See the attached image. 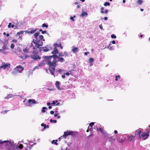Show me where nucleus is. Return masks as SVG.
I'll use <instances>...</instances> for the list:
<instances>
[{
    "mask_svg": "<svg viewBox=\"0 0 150 150\" xmlns=\"http://www.w3.org/2000/svg\"><path fill=\"white\" fill-rule=\"evenodd\" d=\"M56 54H53L50 56H45L43 57L44 60L42 62H45L46 64L48 66V69L51 74L55 76L54 72L55 70V67L57 65L58 60L56 59H58V56Z\"/></svg>",
    "mask_w": 150,
    "mask_h": 150,
    "instance_id": "f257e3e1",
    "label": "nucleus"
},
{
    "mask_svg": "<svg viewBox=\"0 0 150 150\" xmlns=\"http://www.w3.org/2000/svg\"><path fill=\"white\" fill-rule=\"evenodd\" d=\"M24 69L23 67L19 65L15 68L12 72V74L15 75L17 73H21Z\"/></svg>",
    "mask_w": 150,
    "mask_h": 150,
    "instance_id": "f03ea898",
    "label": "nucleus"
},
{
    "mask_svg": "<svg viewBox=\"0 0 150 150\" xmlns=\"http://www.w3.org/2000/svg\"><path fill=\"white\" fill-rule=\"evenodd\" d=\"M38 52L36 50H34L33 51L30 57L33 59L36 60L38 59H40L41 58L40 56L38 55Z\"/></svg>",
    "mask_w": 150,
    "mask_h": 150,
    "instance_id": "7ed1b4c3",
    "label": "nucleus"
},
{
    "mask_svg": "<svg viewBox=\"0 0 150 150\" xmlns=\"http://www.w3.org/2000/svg\"><path fill=\"white\" fill-rule=\"evenodd\" d=\"M149 135V132H143L140 136L139 139H142V140H145L146 139Z\"/></svg>",
    "mask_w": 150,
    "mask_h": 150,
    "instance_id": "20e7f679",
    "label": "nucleus"
},
{
    "mask_svg": "<svg viewBox=\"0 0 150 150\" xmlns=\"http://www.w3.org/2000/svg\"><path fill=\"white\" fill-rule=\"evenodd\" d=\"M73 132L72 131H69V132H64V134L63 136L60 137L59 139H63L64 137L66 138V137L68 135H72L73 134Z\"/></svg>",
    "mask_w": 150,
    "mask_h": 150,
    "instance_id": "39448f33",
    "label": "nucleus"
},
{
    "mask_svg": "<svg viewBox=\"0 0 150 150\" xmlns=\"http://www.w3.org/2000/svg\"><path fill=\"white\" fill-rule=\"evenodd\" d=\"M33 43L35 44V47L37 48H39L40 46L42 45L39 44L40 42L39 40H33Z\"/></svg>",
    "mask_w": 150,
    "mask_h": 150,
    "instance_id": "423d86ee",
    "label": "nucleus"
},
{
    "mask_svg": "<svg viewBox=\"0 0 150 150\" xmlns=\"http://www.w3.org/2000/svg\"><path fill=\"white\" fill-rule=\"evenodd\" d=\"M28 103L29 104L28 105H30L36 104L37 103L35 100L30 99L28 101Z\"/></svg>",
    "mask_w": 150,
    "mask_h": 150,
    "instance_id": "0eeeda50",
    "label": "nucleus"
},
{
    "mask_svg": "<svg viewBox=\"0 0 150 150\" xmlns=\"http://www.w3.org/2000/svg\"><path fill=\"white\" fill-rule=\"evenodd\" d=\"M37 29H32L30 30H26L25 31V32L28 34H33L36 32Z\"/></svg>",
    "mask_w": 150,
    "mask_h": 150,
    "instance_id": "6e6552de",
    "label": "nucleus"
},
{
    "mask_svg": "<svg viewBox=\"0 0 150 150\" xmlns=\"http://www.w3.org/2000/svg\"><path fill=\"white\" fill-rule=\"evenodd\" d=\"M141 132L142 131L141 130H137L135 131L134 135H135V136H136V135H138L139 138L140 136L141 135Z\"/></svg>",
    "mask_w": 150,
    "mask_h": 150,
    "instance_id": "1a4fd4ad",
    "label": "nucleus"
},
{
    "mask_svg": "<svg viewBox=\"0 0 150 150\" xmlns=\"http://www.w3.org/2000/svg\"><path fill=\"white\" fill-rule=\"evenodd\" d=\"M135 137V135L134 136H133L132 135H131V136H130V137H128L127 139V140L128 141L130 142L131 141H133L134 140V137Z\"/></svg>",
    "mask_w": 150,
    "mask_h": 150,
    "instance_id": "9d476101",
    "label": "nucleus"
},
{
    "mask_svg": "<svg viewBox=\"0 0 150 150\" xmlns=\"http://www.w3.org/2000/svg\"><path fill=\"white\" fill-rule=\"evenodd\" d=\"M54 50L52 52V54H57L59 53V51L57 48H54Z\"/></svg>",
    "mask_w": 150,
    "mask_h": 150,
    "instance_id": "9b49d317",
    "label": "nucleus"
},
{
    "mask_svg": "<svg viewBox=\"0 0 150 150\" xmlns=\"http://www.w3.org/2000/svg\"><path fill=\"white\" fill-rule=\"evenodd\" d=\"M3 42V44H4V45L3 46L2 49V50L0 49V51L1 50H6V43H5V42Z\"/></svg>",
    "mask_w": 150,
    "mask_h": 150,
    "instance_id": "f8f14e48",
    "label": "nucleus"
},
{
    "mask_svg": "<svg viewBox=\"0 0 150 150\" xmlns=\"http://www.w3.org/2000/svg\"><path fill=\"white\" fill-rule=\"evenodd\" d=\"M59 82L58 81H56L55 83V85L56 87L58 89H60V86H59Z\"/></svg>",
    "mask_w": 150,
    "mask_h": 150,
    "instance_id": "ddd939ff",
    "label": "nucleus"
},
{
    "mask_svg": "<svg viewBox=\"0 0 150 150\" xmlns=\"http://www.w3.org/2000/svg\"><path fill=\"white\" fill-rule=\"evenodd\" d=\"M72 51L74 53H76L78 51V48L76 47H74L72 49Z\"/></svg>",
    "mask_w": 150,
    "mask_h": 150,
    "instance_id": "4468645a",
    "label": "nucleus"
},
{
    "mask_svg": "<svg viewBox=\"0 0 150 150\" xmlns=\"http://www.w3.org/2000/svg\"><path fill=\"white\" fill-rule=\"evenodd\" d=\"M39 39H38V40H39L40 42V41L42 40H43V41H44L45 40L43 39V36L42 35H40L39 36Z\"/></svg>",
    "mask_w": 150,
    "mask_h": 150,
    "instance_id": "2eb2a0df",
    "label": "nucleus"
},
{
    "mask_svg": "<svg viewBox=\"0 0 150 150\" xmlns=\"http://www.w3.org/2000/svg\"><path fill=\"white\" fill-rule=\"evenodd\" d=\"M39 34V32H37V33H35L34 34L35 38V40H38L37 37L38 36Z\"/></svg>",
    "mask_w": 150,
    "mask_h": 150,
    "instance_id": "dca6fc26",
    "label": "nucleus"
},
{
    "mask_svg": "<svg viewBox=\"0 0 150 150\" xmlns=\"http://www.w3.org/2000/svg\"><path fill=\"white\" fill-rule=\"evenodd\" d=\"M58 62H62L64 61V60L63 58V57H59L58 58Z\"/></svg>",
    "mask_w": 150,
    "mask_h": 150,
    "instance_id": "f3484780",
    "label": "nucleus"
},
{
    "mask_svg": "<svg viewBox=\"0 0 150 150\" xmlns=\"http://www.w3.org/2000/svg\"><path fill=\"white\" fill-rule=\"evenodd\" d=\"M87 13L85 11H83L81 15V16H87Z\"/></svg>",
    "mask_w": 150,
    "mask_h": 150,
    "instance_id": "a211bd4d",
    "label": "nucleus"
},
{
    "mask_svg": "<svg viewBox=\"0 0 150 150\" xmlns=\"http://www.w3.org/2000/svg\"><path fill=\"white\" fill-rule=\"evenodd\" d=\"M43 49L42 50L45 52H47L49 51V50L46 47H45L42 48Z\"/></svg>",
    "mask_w": 150,
    "mask_h": 150,
    "instance_id": "6ab92c4d",
    "label": "nucleus"
},
{
    "mask_svg": "<svg viewBox=\"0 0 150 150\" xmlns=\"http://www.w3.org/2000/svg\"><path fill=\"white\" fill-rule=\"evenodd\" d=\"M6 142H9V144H11V142H10L9 141H2L1 140H0V144H2L4 143H6Z\"/></svg>",
    "mask_w": 150,
    "mask_h": 150,
    "instance_id": "aec40b11",
    "label": "nucleus"
},
{
    "mask_svg": "<svg viewBox=\"0 0 150 150\" xmlns=\"http://www.w3.org/2000/svg\"><path fill=\"white\" fill-rule=\"evenodd\" d=\"M14 27V25H12L11 23H9V24L8 25V28H10L11 27L12 28H13Z\"/></svg>",
    "mask_w": 150,
    "mask_h": 150,
    "instance_id": "412c9836",
    "label": "nucleus"
},
{
    "mask_svg": "<svg viewBox=\"0 0 150 150\" xmlns=\"http://www.w3.org/2000/svg\"><path fill=\"white\" fill-rule=\"evenodd\" d=\"M57 140H52V144L54 143L55 145H58V143H57Z\"/></svg>",
    "mask_w": 150,
    "mask_h": 150,
    "instance_id": "4be33fe9",
    "label": "nucleus"
},
{
    "mask_svg": "<svg viewBox=\"0 0 150 150\" xmlns=\"http://www.w3.org/2000/svg\"><path fill=\"white\" fill-rule=\"evenodd\" d=\"M23 51L25 53H27L29 52V50L28 49L25 48L23 49Z\"/></svg>",
    "mask_w": 150,
    "mask_h": 150,
    "instance_id": "5701e85b",
    "label": "nucleus"
},
{
    "mask_svg": "<svg viewBox=\"0 0 150 150\" xmlns=\"http://www.w3.org/2000/svg\"><path fill=\"white\" fill-rule=\"evenodd\" d=\"M143 1L142 0H138L137 1V4L139 5H141Z\"/></svg>",
    "mask_w": 150,
    "mask_h": 150,
    "instance_id": "b1692460",
    "label": "nucleus"
},
{
    "mask_svg": "<svg viewBox=\"0 0 150 150\" xmlns=\"http://www.w3.org/2000/svg\"><path fill=\"white\" fill-rule=\"evenodd\" d=\"M97 130H99L101 132H103V129L102 128L99 127V128L97 127Z\"/></svg>",
    "mask_w": 150,
    "mask_h": 150,
    "instance_id": "393cba45",
    "label": "nucleus"
},
{
    "mask_svg": "<svg viewBox=\"0 0 150 150\" xmlns=\"http://www.w3.org/2000/svg\"><path fill=\"white\" fill-rule=\"evenodd\" d=\"M23 31H21L19 32H18L16 34V35L18 36L21 34H23Z\"/></svg>",
    "mask_w": 150,
    "mask_h": 150,
    "instance_id": "a878e982",
    "label": "nucleus"
},
{
    "mask_svg": "<svg viewBox=\"0 0 150 150\" xmlns=\"http://www.w3.org/2000/svg\"><path fill=\"white\" fill-rule=\"evenodd\" d=\"M94 61V59L92 58H91L89 59L88 62L90 63H92Z\"/></svg>",
    "mask_w": 150,
    "mask_h": 150,
    "instance_id": "bb28decb",
    "label": "nucleus"
},
{
    "mask_svg": "<svg viewBox=\"0 0 150 150\" xmlns=\"http://www.w3.org/2000/svg\"><path fill=\"white\" fill-rule=\"evenodd\" d=\"M103 134L104 136L105 137H108L109 135L108 133L106 132H103Z\"/></svg>",
    "mask_w": 150,
    "mask_h": 150,
    "instance_id": "cd10ccee",
    "label": "nucleus"
},
{
    "mask_svg": "<svg viewBox=\"0 0 150 150\" xmlns=\"http://www.w3.org/2000/svg\"><path fill=\"white\" fill-rule=\"evenodd\" d=\"M58 42L59 43V46L58 47H60V48H61V49H62L63 48V47L62 46V45L61 44V43H60V40H58Z\"/></svg>",
    "mask_w": 150,
    "mask_h": 150,
    "instance_id": "c85d7f7f",
    "label": "nucleus"
},
{
    "mask_svg": "<svg viewBox=\"0 0 150 150\" xmlns=\"http://www.w3.org/2000/svg\"><path fill=\"white\" fill-rule=\"evenodd\" d=\"M115 80L116 81H117L118 80L117 78H120V75H118L117 76H115Z\"/></svg>",
    "mask_w": 150,
    "mask_h": 150,
    "instance_id": "c756f323",
    "label": "nucleus"
},
{
    "mask_svg": "<svg viewBox=\"0 0 150 150\" xmlns=\"http://www.w3.org/2000/svg\"><path fill=\"white\" fill-rule=\"evenodd\" d=\"M48 25L46 24L45 23H43L42 25V27L43 28L44 27H46V28H48Z\"/></svg>",
    "mask_w": 150,
    "mask_h": 150,
    "instance_id": "7c9ffc66",
    "label": "nucleus"
},
{
    "mask_svg": "<svg viewBox=\"0 0 150 150\" xmlns=\"http://www.w3.org/2000/svg\"><path fill=\"white\" fill-rule=\"evenodd\" d=\"M13 95H9L7 96V97H6L5 98V99H8V98H9L12 97H13Z\"/></svg>",
    "mask_w": 150,
    "mask_h": 150,
    "instance_id": "2f4dec72",
    "label": "nucleus"
},
{
    "mask_svg": "<svg viewBox=\"0 0 150 150\" xmlns=\"http://www.w3.org/2000/svg\"><path fill=\"white\" fill-rule=\"evenodd\" d=\"M104 5L105 6H109L110 5V3L109 2H106L104 4Z\"/></svg>",
    "mask_w": 150,
    "mask_h": 150,
    "instance_id": "473e14b6",
    "label": "nucleus"
},
{
    "mask_svg": "<svg viewBox=\"0 0 150 150\" xmlns=\"http://www.w3.org/2000/svg\"><path fill=\"white\" fill-rule=\"evenodd\" d=\"M59 44H58L57 43H55L54 45V48H57V47H59Z\"/></svg>",
    "mask_w": 150,
    "mask_h": 150,
    "instance_id": "72a5a7b5",
    "label": "nucleus"
},
{
    "mask_svg": "<svg viewBox=\"0 0 150 150\" xmlns=\"http://www.w3.org/2000/svg\"><path fill=\"white\" fill-rule=\"evenodd\" d=\"M63 54L64 56V55L65 57H67L68 56V53L66 52H64Z\"/></svg>",
    "mask_w": 150,
    "mask_h": 150,
    "instance_id": "f704fd0d",
    "label": "nucleus"
},
{
    "mask_svg": "<svg viewBox=\"0 0 150 150\" xmlns=\"http://www.w3.org/2000/svg\"><path fill=\"white\" fill-rule=\"evenodd\" d=\"M50 122H54V123H56L57 122V121L56 120H52V119H51L50 120Z\"/></svg>",
    "mask_w": 150,
    "mask_h": 150,
    "instance_id": "c9c22d12",
    "label": "nucleus"
},
{
    "mask_svg": "<svg viewBox=\"0 0 150 150\" xmlns=\"http://www.w3.org/2000/svg\"><path fill=\"white\" fill-rule=\"evenodd\" d=\"M111 37L112 38H116V36L114 34L112 35Z\"/></svg>",
    "mask_w": 150,
    "mask_h": 150,
    "instance_id": "e433bc0d",
    "label": "nucleus"
},
{
    "mask_svg": "<svg viewBox=\"0 0 150 150\" xmlns=\"http://www.w3.org/2000/svg\"><path fill=\"white\" fill-rule=\"evenodd\" d=\"M64 56V54H63V53L61 52H59L58 54V57H62Z\"/></svg>",
    "mask_w": 150,
    "mask_h": 150,
    "instance_id": "4c0bfd02",
    "label": "nucleus"
},
{
    "mask_svg": "<svg viewBox=\"0 0 150 150\" xmlns=\"http://www.w3.org/2000/svg\"><path fill=\"white\" fill-rule=\"evenodd\" d=\"M42 109V112H45V109H46V108L45 107H43Z\"/></svg>",
    "mask_w": 150,
    "mask_h": 150,
    "instance_id": "58836bf2",
    "label": "nucleus"
},
{
    "mask_svg": "<svg viewBox=\"0 0 150 150\" xmlns=\"http://www.w3.org/2000/svg\"><path fill=\"white\" fill-rule=\"evenodd\" d=\"M41 126H42L44 127V129H45L46 128V125H45L44 124V123H42L41 124Z\"/></svg>",
    "mask_w": 150,
    "mask_h": 150,
    "instance_id": "ea45409f",
    "label": "nucleus"
},
{
    "mask_svg": "<svg viewBox=\"0 0 150 150\" xmlns=\"http://www.w3.org/2000/svg\"><path fill=\"white\" fill-rule=\"evenodd\" d=\"M15 45L14 44L12 43L11 44V49H13L14 48Z\"/></svg>",
    "mask_w": 150,
    "mask_h": 150,
    "instance_id": "a19ab883",
    "label": "nucleus"
},
{
    "mask_svg": "<svg viewBox=\"0 0 150 150\" xmlns=\"http://www.w3.org/2000/svg\"><path fill=\"white\" fill-rule=\"evenodd\" d=\"M23 145L21 144H20L19 146H18V148L20 149H21L23 148Z\"/></svg>",
    "mask_w": 150,
    "mask_h": 150,
    "instance_id": "79ce46f5",
    "label": "nucleus"
},
{
    "mask_svg": "<svg viewBox=\"0 0 150 150\" xmlns=\"http://www.w3.org/2000/svg\"><path fill=\"white\" fill-rule=\"evenodd\" d=\"M100 10H101V13H104V11H103L104 8L103 7H101V8Z\"/></svg>",
    "mask_w": 150,
    "mask_h": 150,
    "instance_id": "37998d69",
    "label": "nucleus"
},
{
    "mask_svg": "<svg viewBox=\"0 0 150 150\" xmlns=\"http://www.w3.org/2000/svg\"><path fill=\"white\" fill-rule=\"evenodd\" d=\"M44 65V64L43 63H41L39 64L38 67L43 66Z\"/></svg>",
    "mask_w": 150,
    "mask_h": 150,
    "instance_id": "c03bdc74",
    "label": "nucleus"
},
{
    "mask_svg": "<svg viewBox=\"0 0 150 150\" xmlns=\"http://www.w3.org/2000/svg\"><path fill=\"white\" fill-rule=\"evenodd\" d=\"M9 110H4L2 112V113L4 114L6 113L8 111H9Z\"/></svg>",
    "mask_w": 150,
    "mask_h": 150,
    "instance_id": "a18cd8bd",
    "label": "nucleus"
},
{
    "mask_svg": "<svg viewBox=\"0 0 150 150\" xmlns=\"http://www.w3.org/2000/svg\"><path fill=\"white\" fill-rule=\"evenodd\" d=\"M94 122H92L89 124V125L90 126H92L93 125H94Z\"/></svg>",
    "mask_w": 150,
    "mask_h": 150,
    "instance_id": "49530a36",
    "label": "nucleus"
},
{
    "mask_svg": "<svg viewBox=\"0 0 150 150\" xmlns=\"http://www.w3.org/2000/svg\"><path fill=\"white\" fill-rule=\"evenodd\" d=\"M70 19L72 20L73 21H75V19L72 16H71L70 18Z\"/></svg>",
    "mask_w": 150,
    "mask_h": 150,
    "instance_id": "de8ad7c7",
    "label": "nucleus"
},
{
    "mask_svg": "<svg viewBox=\"0 0 150 150\" xmlns=\"http://www.w3.org/2000/svg\"><path fill=\"white\" fill-rule=\"evenodd\" d=\"M42 34H44V33H47V32L46 30H45L44 31H42Z\"/></svg>",
    "mask_w": 150,
    "mask_h": 150,
    "instance_id": "09e8293b",
    "label": "nucleus"
},
{
    "mask_svg": "<svg viewBox=\"0 0 150 150\" xmlns=\"http://www.w3.org/2000/svg\"><path fill=\"white\" fill-rule=\"evenodd\" d=\"M52 104L51 105H55L56 104L55 103V100H54L52 101Z\"/></svg>",
    "mask_w": 150,
    "mask_h": 150,
    "instance_id": "8fccbe9b",
    "label": "nucleus"
},
{
    "mask_svg": "<svg viewBox=\"0 0 150 150\" xmlns=\"http://www.w3.org/2000/svg\"><path fill=\"white\" fill-rule=\"evenodd\" d=\"M89 52H85L84 53V54L85 55H87L88 54H89Z\"/></svg>",
    "mask_w": 150,
    "mask_h": 150,
    "instance_id": "3c124183",
    "label": "nucleus"
},
{
    "mask_svg": "<svg viewBox=\"0 0 150 150\" xmlns=\"http://www.w3.org/2000/svg\"><path fill=\"white\" fill-rule=\"evenodd\" d=\"M50 113L51 114H53L54 113V112L53 111H51L50 112Z\"/></svg>",
    "mask_w": 150,
    "mask_h": 150,
    "instance_id": "603ef678",
    "label": "nucleus"
},
{
    "mask_svg": "<svg viewBox=\"0 0 150 150\" xmlns=\"http://www.w3.org/2000/svg\"><path fill=\"white\" fill-rule=\"evenodd\" d=\"M12 42L15 43H16L17 42V41L16 40L14 39L12 40Z\"/></svg>",
    "mask_w": 150,
    "mask_h": 150,
    "instance_id": "864d4df0",
    "label": "nucleus"
},
{
    "mask_svg": "<svg viewBox=\"0 0 150 150\" xmlns=\"http://www.w3.org/2000/svg\"><path fill=\"white\" fill-rule=\"evenodd\" d=\"M108 12V11L107 10H106L105 11H104V13H107Z\"/></svg>",
    "mask_w": 150,
    "mask_h": 150,
    "instance_id": "5fc2aeb1",
    "label": "nucleus"
},
{
    "mask_svg": "<svg viewBox=\"0 0 150 150\" xmlns=\"http://www.w3.org/2000/svg\"><path fill=\"white\" fill-rule=\"evenodd\" d=\"M51 104H52V103H50V102H48L47 103V105H49Z\"/></svg>",
    "mask_w": 150,
    "mask_h": 150,
    "instance_id": "6e6d98bb",
    "label": "nucleus"
},
{
    "mask_svg": "<svg viewBox=\"0 0 150 150\" xmlns=\"http://www.w3.org/2000/svg\"><path fill=\"white\" fill-rule=\"evenodd\" d=\"M62 77L63 79H64L65 77V76L64 75H62Z\"/></svg>",
    "mask_w": 150,
    "mask_h": 150,
    "instance_id": "4d7b16f0",
    "label": "nucleus"
},
{
    "mask_svg": "<svg viewBox=\"0 0 150 150\" xmlns=\"http://www.w3.org/2000/svg\"><path fill=\"white\" fill-rule=\"evenodd\" d=\"M58 71L59 72H61L62 71V70L61 69H59V70H58Z\"/></svg>",
    "mask_w": 150,
    "mask_h": 150,
    "instance_id": "13d9d810",
    "label": "nucleus"
},
{
    "mask_svg": "<svg viewBox=\"0 0 150 150\" xmlns=\"http://www.w3.org/2000/svg\"><path fill=\"white\" fill-rule=\"evenodd\" d=\"M58 116V114L57 113H55L54 115V116L55 117H57Z\"/></svg>",
    "mask_w": 150,
    "mask_h": 150,
    "instance_id": "bf43d9fd",
    "label": "nucleus"
},
{
    "mask_svg": "<svg viewBox=\"0 0 150 150\" xmlns=\"http://www.w3.org/2000/svg\"><path fill=\"white\" fill-rule=\"evenodd\" d=\"M69 74H70V73L69 72H67L66 73V74L67 76H69Z\"/></svg>",
    "mask_w": 150,
    "mask_h": 150,
    "instance_id": "052dcab7",
    "label": "nucleus"
},
{
    "mask_svg": "<svg viewBox=\"0 0 150 150\" xmlns=\"http://www.w3.org/2000/svg\"><path fill=\"white\" fill-rule=\"evenodd\" d=\"M104 19L106 21L108 20V18L107 17H105L104 18Z\"/></svg>",
    "mask_w": 150,
    "mask_h": 150,
    "instance_id": "680f3d73",
    "label": "nucleus"
},
{
    "mask_svg": "<svg viewBox=\"0 0 150 150\" xmlns=\"http://www.w3.org/2000/svg\"><path fill=\"white\" fill-rule=\"evenodd\" d=\"M112 43L113 44H115V40H113L112 41Z\"/></svg>",
    "mask_w": 150,
    "mask_h": 150,
    "instance_id": "e2e57ef3",
    "label": "nucleus"
},
{
    "mask_svg": "<svg viewBox=\"0 0 150 150\" xmlns=\"http://www.w3.org/2000/svg\"><path fill=\"white\" fill-rule=\"evenodd\" d=\"M114 132L115 134H117V131L116 130H115L114 131Z\"/></svg>",
    "mask_w": 150,
    "mask_h": 150,
    "instance_id": "0e129e2a",
    "label": "nucleus"
},
{
    "mask_svg": "<svg viewBox=\"0 0 150 150\" xmlns=\"http://www.w3.org/2000/svg\"><path fill=\"white\" fill-rule=\"evenodd\" d=\"M99 28L101 29H102L103 28L102 26L101 25H99Z\"/></svg>",
    "mask_w": 150,
    "mask_h": 150,
    "instance_id": "69168bd1",
    "label": "nucleus"
},
{
    "mask_svg": "<svg viewBox=\"0 0 150 150\" xmlns=\"http://www.w3.org/2000/svg\"><path fill=\"white\" fill-rule=\"evenodd\" d=\"M52 108V106H49L48 107V108L49 109H51Z\"/></svg>",
    "mask_w": 150,
    "mask_h": 150,
    "instance_id": "338daca9",
    "label": "nucleus"
},
{
    "mask_svg": "<svg viewBox=\"0 0 150 150\" xmlns=\"http://www.w3.org/2000/svg\"><path fill=\"white\" fill-rule=\"evenodd\" d=\"M6 35L7 37H8L9 36V34L8 33H7L6 34Z\"/></svg>",
    "mask_w": 150,
    "mask_h": 150,
    "instance_id": "774afa93",
    "label": "nucleus"
}]
</instances>
